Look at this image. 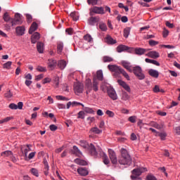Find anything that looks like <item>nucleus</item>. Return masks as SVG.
Returning a JSON list of instances; mask_svg holds the SVG:
<instances>
[{
	"mask_svg": "<svg viewBox=\"0 0 180 180\" xmlns=\"http://www.w3.org/2000/svg\"><path fill=\"white\" fill-rule=\"evenodd\" d=\"M105 42L108 44H116L117 41L116 39H113L112 37H110V35H107V37H105Z\"/></svg>",
	"mask_w": 180,
	"mask_h": 180,
	"instance_id": "a878e982",
	"label": "nucleus"
},
{
	"mask_svg": "<svg viewBox=\"0 0 180 180\" xmlns=\"http://www.w3.org/2000/svg\"><path fill=\"white\" fill-rule=\"evenodd\" d=\"M120 74H122L123 77H124V78L127 79V81H130V76H129V74H127V72H126L123 69L121 70V72H120Z\"/></svg>",
	"mask_w": 180,
	"mask_h": 180,
	"instance_id": "ea45409f",
	"label": "nucleus"
},
{
	"mask_svg": "<svg viewBox=\"0 0 180 180\" xmlns=\"http://www.w3.org/2000/svg\"><path fill=\"white\" fill-rule=\"evenodd\" d=\"M94 13L96 15H105V8L103 7L94 6L93 8H89V15L90 16H94Z\"/></svg>",
	"mask_w": 180,
	"mask_h": 180,
	"instance_id": "39448f33",
	"label": "nucleus"
},
{
	"mask_svg": "<svg viewBox=\"0 0 180 180\" xmlns=\"http://www.w3.org/2000/svg\"><path fill=\"white\" fill-rule=\"evenodd\" d=\"M122 65L124 68H125V70H127V71H129V72H133V70L131 69V65H130V63L126 60H123L122 62Z\"/></svg>",
	"mask_w": 180,
	"mask_h": 180,
	"instance_id": "412c9836",
	"label": "nucleus"
},
{
	"mask_svg": "<svg viewBox=\"0 0 180 180\" xmlns=\"http://www.w3.org/2000/svg\"><path fill=\"white\" fill-rule=\"evenodd\" d=\"M11 65H12V61H8L3 65V68L6 70H11Z\"/></svg>",
	"mask_w": 180,
	"mask_h": 180,
	"instance_id": "a19ab883",
	"label": "nucleus"
},
{
	"mask_svg": "<svg viewBox=\"0 0 180 180\" xmlns=\"http://www.w3.org/2000/svg\"><path fill=\"white\" fill-rule=\"evenodd\" d=\"M134 48H130L125 45H120L117 47V53H122V51H127L128 53H133Z\"/></svg>",
	"mask_w": 180,
	"mask_h": 180,
	"instance_id": "9d476101",
	"label": "nucleus"
},
{
	"mask_svg": "<svg viewBox=\"0 0 180 180\" xmlns=\"http://www.w3.org/2000/svg\"><path fill=\"white\" fill-rule=\"evenodd\" d=\"M147 124V126H150L151 127H155V129H161V126H160V124H158V123L152 121L150 122H149L148 124Z\"/></svg>",
	"mask_w": 180,
	"mask_h": 180,
	"instance_id": "7c9ffc66",
	"label": "nucleus"
},
{
	"mask_svg": "<svg viewBox=\"0 0 180 180\" xmlns=\"http://www.w3.org/2000/svg\"><path fill=\"white\" fill-rule=\"evenodd\" d=\"M129 34H130V27H126L124 30V37L127 39V37H129Z\"/></svg>",
	"mask_w": 180,
	"mask_h": 180,
	"instance_id": "49530a36",
	"label": "nucleus"
},
{
	"mask_svg": "<svg viewBox=\"0 0 180 180\" xmlns=\"http://www.w3.org/2000/svg\"><path fill=\"white\" fill-rule=\"evenodd\" d=\"M37 71H39V72H46V71H47V69L46 68V67L37 66Z\"/></svg>",
	"mask_w": 180,
	"mask_h": 180,
	"instance_id": "09e8293b",
	"label": "nucleus"
},
{
	"mask_svg": "<svg viewBox=\"0 0 180 180\" xmlns=\"http://www.w3.org/2000/svg\"><path fill=\"white\" fill-rule=\"evenodd\" d=\"M103 63H112L113 61V58L110 56H104L103 58Z\"/></svg>",
	"mask_w": 180,
	"mask_h": 180,
	"instance_id": "c03bdc74",
	"label": "nucleus"
},
{
	"mask_svg": "<svg viewBox=\"0 0 180 180\" xmlns=\"http://www.w3.org/2000/svg\"><path fill=\"white\" fill-rule=\"evenodd\" d=\"M40 39V33L34 32L31 37V42L32 44H36L37 41Z\"/></svg>",
	"mask_w": 180,
	"mask_h": 180,
	"instance_id": "6ab92c4d",
	"label": "nucleus"
},
{
	"mask_svg": "<svg viewBox=\"0 0 180 180\" xmlns=\"http://www.w3.org/2000/svg\"><path fill=\"white\" fill-rule=\"evenodd\" d=\"M63 49H64V44L62 42L58 43L57 51L58 54H60V53H63Z\"/></svg>",
	"mask_w": 180,
	"mask_h": 180,
	"instance_id": "f704fd0d",
	"label": "nucleus"
},
{
	"mask_svg": "<svg viewBox=\"0 0 180 180\" xmlns=\"http://www.w3.org/2000/svg\"><path fill=\"white\" fill-rule=\"evenodd\" d=\"M108 70L112 72H115V74H120L122 68L116 65H108Z\"/></svg>",
	"mask_w": 180,
	"mask_h": 180,
	"instance_id": "9b49d317",
	"label": "nucleus"
},
{
	"mask_svg": "<svg viewBox=\"0 0 180 180\" xmlns=\"http://www.w3.org/2000/svg\"><path fill=\"white\" fill-rule=\"evenodd\" d=\"M98 81H103V72L102 70H98L96 72V78Z\"/></svg>",
	"mask_w": 180,
	"mask_h": 180,
	"instance_id": "2f4dec72",
	"label": "nucleus"
},
{
	"mask_svg": "<svg viewBox=\"0 0 180 180\" xmlns=\"http://www.w3.org/2000/svg\"><path fill=\"white\" fill-rule=\"evenodd\" d=\"M30 147H32V145L30 144H27L26 146L24 145L21 147V152L24 154L25 157H27L29 151H32V148H30Z\"/></svg>",
	"mask_w": 180,
	"mask_h": 180,
	"instance_id": "4468645a",
	"label": "nucleus"
},
{
	"mask_svg": "<svg viewBox=\"0 0 180 180\" xmlns=\"http://www.w3.org/2000/svg\"><path fill=\"white\" fill-rule=\"evenodd\" d=\"M23 23V17L20 13H16L14 18L12 19L11 26H16L17 25H22Z\"/></svg>",
	"mask_w": 180,
	"mask_h": 180,
	"instance_id": "423d86ee",
	"label": "nucleus"
},
{
	"mask_svg": "<svg viewBox=\"0 0 180 180\" xmlns=\"http://www.w3.org/2000/svg\"><path fill=\"white\" fill-rule=\"evenodd\" d=\"M133 51H134L135 54H136L137 56H143V54H144V53H146L147 50L143 48H136L134 49Z\"/></svg>",
	"mask_w": 180,
	"mask_h": 180,
	"instance_id": "b1692460",
	"label": "nucleus"
},
{
	"mask_svg": "<svg viewBox=\"0 0 180 180\" xmlns=\"http://www.w3.org/2000/svg\"><path fill=\"white\" fill-rule=\"evenodd\" d=\"M148 74L150 77H153V78H158V77H160V72L153 69H150L148 70Z\"/></svg>",
	"mask_w": 180,
	"mask_h": 180,
	"instance_id": "5701e85b",
	"label": "nucleus"
},
{
	"mask_svg": "<svg viewBox=\"0 0 180 180\" xmlns=\"http://www.w3.org/2000/svg\"><path fill=\"white\" fill-rule=\"evenodd\" d=\"M83 39H84V40H85L88 43H92V41H94V39L92 38V37L89 34H86V35H84L83 37Z\"/></svg>",
	"mask_w": 180,
	"mask_h": 180,
	"instance_id": "72a5a7b5",
	"label": "nucleus"
},
{
	"mask_svg": "<svg viewBox=\"0 0 180 180\" xmlns=\"http://www.w3.org/2000/svg\"><path fill=\"white\" fill-rule=\"evenodd\" d=\"M99 20H101V18L99 17L91 16L89 18L88 23H89V25H90V26H95V24L98 23V22H99Z\"/></svg>",
	"mask_w": 180,
	"mask_h": 180,
	"instance_id": "2eb2a0df",
	"label": "nucleus"
},
{
	"mask_svg": "<svg viewBox=\"0 0 180 180\" xmlns=\"http://www.w3.org/2000/svg\"><path fill=\"white\" fill-rule=\"evenodd\" d=\"M149 44L150 46H157V44H158V41L151 39L149 41Z\"/></svg>",
	"mask_w": 180,
	"mask_h": 180,
	"instance_id": "338daca9",
	"label": "nucleus"
},
{
	"mask_svg": "<svg viewBox=\"0 0 180 180\" xmlns=\"http://www.w3.org/2000/svg\"><path fill=\"white\" fill-rule=\"evenodd\" d=\"M77 115V119H85V112L84 111H79Z\"/></svg>",
	"mask_w": 180,
	"mask_h": 180,
	"instance_id": "8fccbe9b",
	"label": "nucleus"
},
{
	"mask_svg": "<svg viewBox=\"0 0 180 180\" xmlns=\"http://www.w3.org/2000/svg\"><path fill=\"white\" fill-rule=\"evenodd\" d=\"M105 113H106V115H108V116H109V117H115V112H113V111L108 110L105 112Z\"/></svg>",
	"mask_w": 180,
	"mask_h": 180,
	"instance_id": "13d9d810",
	"label": "nucleus"
},
{
	"mask_svg": "<svg viewBox=\"0 0 180 180\" xmlns=\"http://www.w3.org/2000/svg\"><path fill=\"white\" fill-rule=\"evenodd\" d=\"M147 172V168H144V167H141V168H137V169H134L131 171V174L132 175H131V179L132 180H141V178L139 177L140 175H141V174H143V172Z\"/></svg>",
	"mask_w": 180,
	"mask_h": 180,
	"instance_id": "7ed1b4c3",
	"label": "nucleus"
},
{
	"mask_svg": "<svg viewBox=\"0 0 180 180\" xmlns=\"http://www.w3.org/2000/svg\"><path fill=\"white\" fill-rule=\"evenodd\" d=\"M75 164H77L78 165H88V162L84 160H81L79 158H77L75 160Z\"/></svg>",
	"mask_w": 180,
	"mask_h": 180,
	"instance_id": "c756f323",
	"label": "nucleus"
},
{
	"mask_svg": "<svg viewBox=\"0 0 180 180\" xmlns=\"http://www.w3.org/2000/svg\"><path fill=\"white\" fill-rule=\"evenodd\" d=\"M146 180H158V179H157V177H155L153 174H148L146 176Z\"/></svg>",
	"mask_w": 180,
	"mask_h": 180,
	"instance_id": "864d4df0",
	"label": "nucleus"
},
{
	"mask_svg": "<svg viewBox=\"0 0 180 180\" xmlns=\"http://www.w3.org/2000/svg\"><path fill=\"white\" fill-rule=\"evenodd\" d=\"M58 67L60 68V70H64L65 67H67V62L64 60H59L58 62Z\"/></svg>",
	"mask_w": 180,
	"mask_h": 180,
	"instance_id": "cd10ccee",
	"label": "nucleus"
},
{
	"mask_svg": "<svg viewBox=\"0 0 180 180\" xmlns=\"http://www.w3.org/2000/svg\"><path fill=\"white\" fill-rule=\"evenodd\" d=\"M44 77V75L40 74L36 76L35 77V81H40V79H43Z\"/></svg>",
	"mask_w": 180,
	"mask_h": 180,
	"instance_id": "e2e57ef3",
	"label": "nucleus"
},
{
	"mask_svg": "<svg viewBox=\"0 0 180 180\" xmlns=\"http://www.w3.org/2000/svg\"><path fill=\"white\" fill-rule=\"evenodd\" d=\"M109 158L112 162L116 165L117 162H119V160H117V156L116 155V153L112 149H108Z\"/></svg>",
	"mask_w": 180,
	"mask_h": 180,
	"instance_id": "6e6552de",
	"label": "nucleus"
},
{
	"mask_svg": "<svg viewBox=\"0 0 180 180\" xmlns=\"http://www.w3.org/2000/svg\"><path fill=\"white\" fill-rule=\"evenodd\" d=\"M3 19L4 20V22H10V20H11L12 22V18H11V15H9V13H8V12L4 13V15H3Z\"/></svg>",
	"mask_w": 180,
	"mask_h": 180,
	"instance_id": "473e14b6",
	"label": "nucleus"
},
{
	"mask_svg": "<svg viewBox=\"0 0 180 180\" xmlns=\"http://www.w3.org/2000/svg\"><path fill=\"white\" fill-rule=\"evenodd\" d=\"M77 174L80 175L81 176H86L89 174V172L86 168L84 167H79L77 169Z\"/></svg>",
	"mask_w": 180,
	"mask_h": 180,
	"instance_id": "dca6fc26",
	"label": "nucleus"
},
{
	"mask_svg": "<svg viewBox=\"0 0 180 180\" xmlns=\"http://www.w3.org/2000/svg\"><path fill=\"white\" fill-rule=\"evenodd\" d=\"M159 137H160L161 140H165V137H167L166 133H159L158 134Z\"/></svg>",
	"mask_w": 180,
	"mask_h": 180,
	"instance_id": "0e129e2a",
	"label": "nucleus"
},
{
	"mask_svg": "<svg viewBox=\"0 0 180 180\" xmlns=\"http://www.w3.org/2000/svg\"><path fill=\"white\" fill-rule=\"evenodd\" d=\"M13 117H6V118L0 120V124H3V123H8L10 120H12Z\"/></svg>",
	"mask_w": 180,
	"mask_h": 180,
	"instance_id": "79ce46f5",
	"label": "nucleus"
},
{
	"mask_svg": "<svg viewBox=\"0 0 180 180\" xmlns=\"http://www.w3.org/2000/svg\"><path fill=\"white\" fill-rule=\"evenodd\" d=\"M56 67H57V60L54 59H49L48 68H49L50 71H53Z\"/></svg>",
	"mask_w": 180,
	"mask_h": 180,
	"instance_id": "ddd939ff",
	"label": "nucleus"
},
{
	"mask_svg": "<svg viewBox=\"0 0 180 180\" xmlns=\"http://www.w3.org/2000/svg\"><path fill=\"white\" fill-rule=\"evenodd\" d=\"M80 146L83 147V148H89L91 155L94 157V158H98V152H96V148L94 144L91 143L89 145L86 141H80Z\"/></svg>",
	"mask_w": 180,
	"mask_h": 180,
	"instance_id": "f03ea898",
	"label": "nucleus"
},
{
	"mask_svg": "<svg viewBox=\"0 0 180 180\" xmlns=\"http://www.w3.org/2000/svg\"><path fill=\"white\" fill-rule=\"evenodd\" d=\"M49 129H50L51 131H56V130H57V129H58V127H57V125H56V124H51L49 126Z\"/></svg>",
	"mask_w": 180,
	"mask_h": 180,
	"instance_id": "bf43d9fd",
	"label": "nucleus"
},
{
	"mask_svg": "<svg viewBox=\"0 0 180 180\" xmlns=\"http://www.w3.org/2000/svg\"><path fill=\"white\" fill-rule=\"evenodd\" d=\"M84 85H85L86 89H87L86 94L92 91V81L91 80V79H86Z\"/></svg>",
	"mask_w": 180,
	"mask_h": 180,
	"instance_id": "aec40b11",
	"label": "nucleus"
},
{
	"mask_svg": "<svg viewBox=\"0 0 180 180\" xmlns=\"http://www.w3.org/2000/svg\"><path fill=\"white\" fill-rule=\"evenodd\" d=\"M37 30V24L36 22H32L31 25L30 30H29V34H33L34 32H36Z\"/></svg>",
	"mask_w": 180,
	"mask_h": 180,
	"instance_id": "bb28decb",
	"label": "nucleus"
},
{
	"mask_svg": "<svg viewBox=\"0 0 180 180\" xmlns=\"http://www.w3.org/2000/svg\"><path fill=\"white\" fill-rule=\"evenodd\" d=\"M132 72L138 79L143 80L146 78V75L143 73V69L139 65L132 68Z\"/></svg>",
	"mask_w": 180,
	"mask_h": 180,
	"instance_id": "20e7f679",
	"label": "nucleus"
},
{
	"mask_svg": "<svg viewBox=\"0 0 180 180\" xmlns=\"http://www.w3.org/2000/svg\"><path fill=\"white\" fill-rule=\"evenodd\" d=\"M120 156L118 158V163L120 165H124L125 167H130L133 162V158L127 149L122 148L120 150Z\"/></svg>",
	"mask_w": 180,
	"mask_h": 180,
	"instance_id": "f257e3e1",
	"label": "nucleus"
},
{
	"mask_svg": "<svg viewBox=\"0 0 180 180\" xmlns=\"http://www.w3.org/2000/svg\"><path fill=\"white\" fill-rule=\"evenodd\" d=\"M146 63H148L149 64H153L154 65H157V67H160V64L158 61L150 58H146L145 59Z\"/></svg>",
	"mask_w": 180,
	"mask_h": 180,
	"instance_id": "c85d7f7f",
	"label": "nucleus"
},
{
	"mask_svg": "<svg viewBox=\"0 0 180 180\" xmlns=\"http://www.w3.org/2000/svg\"><path fill=\"white\" fill-rule=\"evenodd\" d=\"M74 91L76 95H79L84 92V84L77 82L74 84Z\"/></svg>",
	"mask_w": 180,
	"mask_h": 180,
	"instance_id": "0eeeda50",
	"label": "nucleus"
},
{
	"mask_svg": "<svg viewBox=\"0 0 180 180\" xmlns=\"http://www.w3.org/2000/svg\"><path fill=\"white\" fill-rule=\"evenodd\" d=\"M90 131L94 134H101V133H102V129H99L98 127H93L90 129Z\"/></svg>",
	"mask_w": 180,
	"mask_h": 180,
	"instance_id": "e433bc0d",
	"label": "nucleus"
},
{
	"mask_svg": "<svg viewBox=\"0 0 180 180\" xmlns=\"http://www.w3.org/2000/svg\"><path fill=\"white\" fill-rule=\"evenodd\" d=\"M117 83L119 84V85H120V86H122V88H124V89H125L127 92L131 91V89H130V86H129V84H127L122 79H118Z\"/></svg>",
	"mask_w": 180,
	"mask_h": 180,
	"instance_id": "f8f14e48",
	"label": "nucleus"
},
{
	"mask_svg": "<svg viewBox=\"0 0 180 180\" xmlns=\"http://www.w3.org/2000/svg\"><path fill=\"white\" fill-rule=\"evenodd\" d=\"M31 172L34 175V176H39V171L37 169H31Z\"/></svg>",
	"mask_w": 180,
	"mask_h": 180,
	"instance_id": "680f3d73",
	"label": "nucleus"
},
{
	"mask_svg": "<svg viewBox=\"0 0 180 180\" xmlns=\"http://www.w3.org/2000/svg\"><path fill=\"white\" fill-rule=\"evenodd\" d=\"M103 162L105 165H108V164H109V162H110L109 161V158H108V155H106V154H104L103 156Z\"/></svg>",
	"mask_w": 180,
	"mask_h": 180,
	"instance_id": "4d7b16f0",
	"label": "nucleus"
},
{
	"mask_svg": "<svg viewBox=\"0 0 180 180\" xmlns=\"http://www.w3.org/2000/svg\"><path fill=\"white\" fill-rule=\"evenodd\" d=\"M26 29L24 26H18L15 28V32L17 36H23L25 34Z\"/></svg>",
	"mask_w": 180,
	"mask_h": 180,
	"instance_id": "a211bd4d",
	"label": "nucleus"
},
{
	"mask_svg": "<svg viewBox=\"0 0 180 180\" xmlns=\"http://www.w3.org/2000/svg\"><path fill=\"white\" fill-rule=\"evenodd\" d=\"M70 18H72L73 20H75V22H77V20H78V19H79V18L78 17V13L77 12H72L70 13Z\"/></svg>",
	"mask_w": 180,
	"mask_h": 180,
	"instance_id": "4c0bfd02",
	"label": "nucleus"
},
{
	"mask_svg": "<svg viewBox=\"0 0 180 180\" xmlns=\"http://www.w3.org/2000/svg\"><path fill=\"white\" fill-rule=\"evenodd\" d=\"M87 4L95 6V5H98V0H87Z\"/></svg>",
	"mask_w": 180,
	"mask_h": 180,
	"instance_id": "3c124183",
	"label": "nucleus"
},
{
	"mask_svg": "<svg viewBox=\"0 0 180 180\" xmlns=\"http://www.w3.org/2000/svg\"><path fill=\"white\" fill-rule=\"evenodd\" d=\"M137 119V117L136 116H131L128 118L129 122L131 123H136V120Z\"/></svg>",
	"mask_w": 180,
	"mask_h": 180,
	"instance_id": "6e6d98bb",
	"label": "nucleus"
},
{
	"mask_svg": "<svg viewBox=\"0 0 180 180\" xmlns=\"http://www.w3.org/2000/svg\"><path fill=\"white\" fill-rule=\"evenodd\" d=\"M166 26L167 27H169V29H174V24L169 22V21L166 22Z\"/></svg>",
	"mask_w": 180,
	"mask_h": 180,
	"instance_id": "774afa93",
	"label": "nucleus"
},
{
	"mask_svg": "<svg viewBox=\"0 0 180 180\" xmlns=\"http://www.w3.org/2000/svg\"><path fill=\"white\" fill-rule=\"evenodd\" d=\"M51 82V79L50 77H46L42 80V84L45 85V84H50Z\"/></svg>",
	"mask_w": 180,
	"mask_h": 180,
	"instance_id": "603ef678",
	"label": "nucleus"
},
{
	"mask_svg": "<svg viewBox=\"0 0 180 180\" xmlns=\"http://www.w3.org/2000/svg\"><path fill=\"white\" fill-rule=\"evenodd\" d=\"M146 56L147 57H150V58H158L160 57V53L155 51H152L148 53Z\"/></svg>",
	"mask_w": 180,
	"mask_h": 180,
	"instance_id": "4be33fe9",
	"label": "nucleus"
},
{
	"mask_svg": "<svg viewBox=\"0 0 180 180\" xmlns=\"http://www.w3.org/2000/svg\"><path fill=\"white\" fill-rule=\"evenodd\" d=\"M8 108L12 109V110H16V109H18V105L15 103H11L9 104Z\"/></svg>",
	"mask_w": 180,
	"mask_h": 180,
	"instance_id": "5fc2aeb1",
	"label": "nucleus"
},
{
	"mask_svg": "<svg viewBox=\"0 0 180 180\" xmlns=\"http://www.w3.org/2000/svg\"><path fill=\"white\" fill-rule=\"evenodd\" d=\"M1 155L4 157V155H6V157H9V155H13V153L11 150H6L4 152H2L1 153Z\"/></svg>",
	"mask_w": 180,
	"mask_h": 180,
	"instance_id": "a18cd8bd",
	"label": "nucleus"
},
{
	"mask_svg": "<svg viewBox=\"0 0 180 180\" xmlns=\"http://www.w3.org/2000/svg\"><path fill=\"white\" fill-rule=\"evenodd\" d=\"M107 93L110 99H112V101H117V94H116V91H115V89L110 86L108 87Z\"/></svg>",
	"mask_w": 180,
	"mask_h": 180,
	"instance_id": "1a4fd4ad",
	"label": "nucleus"
},
{
	"mask_svg": "<svg viewBox=\"0 0 180 180\" xmlns=\"http://www.w3.org/2000/svg\"><path fill=\"white\" fill-rule=\"evenodd\" d=\"M73 153L74 154H76L77 155H82V153H81V150L77 147L76 146H73Z\"/></svg>",
	"mask_w": 180,
	"mask_h": 180,
	"instance_id": "37998d69",
	"label": "nucleus"
},
{
	"mask_svg": "<svg viewBox=\"0 0 180 180\" xmlns=\"http://www.w3.org/2000/svg\"><path fill=\"white\" fill-rule=\"evenodd\" d=\"M99 29L102 31V32H106V30H108V26H106V24L103 23V22H101L99 24Z\"/></svg>",
	"mask_w": 180,
	"mask_h": 180,
	"instance_id": "58836bf2",
	"label": "nucleus"
},
{
	"mask_svg": "<svg viewBox=\"0 0 180 180\" xmlns=\"http://www.w3.org/2000/svg\"><path fill=\"white\" fill-rule=\"evenodd\" d=\"M83 110H84L85 113H89L91 115H95V110L89 107H84L83 108Z\"/></svg>",
	"mask_w": 180,
	"mask_h": 180,
	"instance_id": "c9c22d12",
	"label": "nucleus"
},
{
	"mask_svg": "<svg viewBox=\"0 0 180 180\" xmlns=\"http://www.w3.org/2000/svg\"><path fill=\"white\" fill-rule=\"evenodd\" d=\"M129 98L130 97L129 96V94L126 91H124L122 93V101H129Z\"/></svg>",
	"mask_w": 180,
	"mask_h": 180,
	"instance_id": "de8ad7c7",
	"label": "nucleus"
},
{
	"mask_svg": "<svg viewBox=\"0 0 180 180\" xmlns=\"http://www.w3.org/2000/svg\"><path fill=\"white\" fill-rule=\"evenodd\" d=\"M153 91L155 92V94H158V92H160V86L158 85H155Z\"/></svg>",
	"mask_w": 180,
	"mask_h": 180,
	"instance_id": "69168bd1",
	"label": "nucleus"
},
{
	"mask_svg": "<svg viewBox=\"0 0 180 180\" xmlns=\"http://www.w3.org/2000/svg\"><path fill=\"white\" fill-rule=\"evenodd\" d=\"M4 95H5V97L7 98L8 99H9V98H12V96H13V94H12V92H11V90L7 91Z\"/></svg>",
	"mask_w": 180,
	"mask_h": 180,
	"instance_id": "052dcab7",
	"label": "nucleus"
},
{
	"mask_svg": "<svg viewBox=\"0 0 180 180\" xmlns=\"http://www.w3.org/2000/svg\"><path fill=\"white\" fill-rule=\"evenodd\" d=\"M37 50L40 54L43 53L44 51V44L43 42H37Z\"/></svg>",
	"mask_w": 180,
	"mask_h": 180,
	"instance_id": "393cba45",
	"label": "nucleus"
},
{
	"mask_svg": "<svg viewBox=\"0 0 180 180\" xmlns=\"http://www.w3.org/2000/svg\"><path fill=\"white\" fill-rule=\"evenodd\" d=\"M92 89L94 92H98L99 91V81L96 77H94L92 83Z\"/></svg>",
	"mask_w": 180,
	"mask_h": 180,
	"instance_id": "f3484780",
	"label": "nucleus"
}]
</instances>
